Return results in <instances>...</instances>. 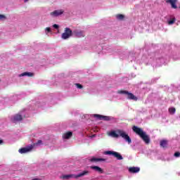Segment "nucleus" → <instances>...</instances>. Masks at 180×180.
Wrapping results in <instances>:
<instances>
[{
	"instance_id": "obj_2",
	"label": "nucleus",
	"mask_w": 180,
	"mask_h": 180,
	"mask_svg": "<svg viewBox=\"0 0 180 180\" xmlns=\"http://www.w3.org/2000/svg\"><path fill=\"white\" fill-rule=\"evenodd\" d=\"M89 174V171L84 170L78 174H68L61 176L62 179H70V178H81V176H85Z\"/></svg>"
},
{
	"instance_id": "obj_16",
	"label": "nucleus",
	"mask_w": 180,
	"mask_h": 180,
	"mask_svg": "<svg viewBox=\"0 0 180 180\" xmlns=\"http://www.w3.org/2000/svg\"><path fill=\"white\" fill-rule=\"evenodd\" d=\"M91 169H94V171H96L97 172H99L100 174H103V169L102 168L98 167V166H91Z\"/></svg>"
},
{
	"instance_id": "obj_21",
	"label": "nucleus",
	"mask_w": 180,
	"mask_h": 180,
	"mask_svg": "<svg viewBox=\"0 0 180 180\" xmlns=\"http://www.w3.org/2000/svg\"><path fill=\"white\" fill-rule=\"evenodd\" d=\"M175 112H176V109H175V108H169V113H170V115H174Z\"/></svg>"
},
{
	"instance_id": "obj_18",
	"label": "nucleus",
	"mask_w": 180,
	"mask_h": 180,
	"mask_svg": "<svg viewBox=\"0 0 180 180\" xmlns=\"http://www.w3.org/2000/svg\"><path fill=\"white\" fill-rule=\"evenodd\" d=\"M168 146V141L167 140H162L160 141V146L163 148H167V146Z\"/></svg>"
},
{
	"instance_id": "obj_11",
	"label": "nucleus",
	"mask_w": 180,
	"mask_h": 180,
	"mask_svg": "<svg viewBox=\"0 0 180 180\" xmlns=\"http://www.w3.org/2000/svg\"><path fill=\"white\" fill-rule=\"evenodd\" d=\"M119 131H120V129H117L116 131H112L109 134V136H111V137H115V139H117L120 136V134H119Z\"/></svg>"
},
{
	"instance_id": "obj_32",
	"label": "nucleus",
	"mask_w": 180,
	"mask_h": 180,
	"mask_svg": "<svg viewBox=\"0 0 180 180\" xmlns=\"http://www.w3.org/2000/svg\"><path fill=\"white\" fill-rule=\"evenodd\" d=\"M2 143H4V141L0 139V144H2Z\"/></svg>"
},
{
	"instance_id": "obj_26",
	"label": "nucleus",
	"mask_w": 180,
	"mask_h": 180,
	"mask_svg": "<svg viewBox=\"0 0 180 180\" xmlns=\"http://www.w3.org/2000/svg\"><path fill=\"white\" fill-rule=\"evenodd\" d=\"M76 86L78 89H82V86L80 84H76Z\"/></svg>"
},
{
	"instance_id": "obj_27",
	"label": "nucleus",
	"mask_w": 180,
	"mask_h": 180,
	"mask_svg": "<svg viewBox=\"0 0 180 180\" xmlns=\"http://www.w3.org/2000/svg\"><path fill=\"white\" fill-rule=\"evenodd\" d=\"M174 157H176V158L180 157V153L179 152H176L174 153Z\"/></svg>"
},
{
	"instance_id": "obj_4",
	"label": "nucleus",
	"mask_w": 180,
	"mask_h": 180,
	"mask_svg": "<svg viewBox=\"0 0 180 180\" xmlns=\"http://www.w3.org/2000/svg\"><path fill=\"white\" fill-rule=\"evenodd\" d=\"M117 94H120V95H124V96H126L127 99H130V100L136 99V96H134V94H133L126 90H120L117 91Z\"/></svg>"
},
{
	"instance_id": "obj_17",
	"label": "nucleus",
	"mask_w": 180,
	"mask_h": 180,
	"mask_svg": "<svg viewBox=\"0 0 180 180\" xmlns=\"http://www.w3.org/2000/svg\"><path fill=\"white\" fill-rule=\"evenodd\" d=\"M34 74L30 72H25L23 73H21L18 75V77H33Z\"/></svg>"
},
{
	"instance_id": "obj_6",
	"label": "nucleus",
	"mask_w": 180,
	"mask_h": 180,
	"mask_svg": "<svg viewBox=\"0 0 180 180\" xmlns=\"http://www.w3.org/2000/svg\"><path fill=\"white\" fill-rule=\"evenodd\" d=\"M104 154L105 155H112L113 157H115V158H117V160H123V157L122 156V155H120V153H117V152H115V151H112V150H107L104 153Z\"/></svg>"
},
{
	"instance_id": "obj_28",
	"label": "nucleus",
	"mask_w": 180,
	"mask_h": 180,
	"mask_svg": "<svg viewBox=\"0 0 180 180\" xmlns=\"http://www.w3.org/2000/svg\"><path fill=\"white\" fill-rule=\"evenodd\" d=\"M53 27H54V29H58L59 26H58V25H57V24H54V25H53Z\"/></svg>"
},
{
	"instance_id": "obj_7",
	"label": "nucleus",
	"mask_w": 180,
	"mask_h": 180,
	"mask_svg": "<svg viewBox=\"0 0 180 180\" xmlns=\"http://www.w3.org/2000/svg\"><path fill=\"white\" fill-rule=\"evenodd\" d=\"M23 116H25V115L23 114V112H21L13 116L11 118V122H13V123H16V122H20L22 120Z\"/></svg>"
},
{
	"instance_id": "obj_8",
	"label": "nucleus",
	"mask_w": 180,
	"mask_h": 180,
	"mask_svg": "<svg viewBox=\"0 0 180 180\" xmlns=\"http://www.w3.org/2000/svg\"><path fill=\"white\" fill-rule=\"evenodd\" d=\"M64 14V10L63 9H58L55 10L50 13V15L52 18H58V16H61V15Z\"/></svg>"
},
{
	"instance_id": "obj_9",
	"label": "nucleus",
	"mask_w": 180,
	"mask_h": 180,
	"mask_svg": "<svg viewBox=\"0 0 180 180\" xmlns=\"http://www.w3.org/2000/svg\"><path fill=\"white\" fill-rule=\"evenodd\" d=\"M31 150H33V145L19 149L18 153H20V154H26L30 153Z\"/></svg>"
},
{
	"instance_id": "obj_29",
	"label": "nucleus",
	"mask_w": 180,
	"mask_h": 180,
	"mask_svg": "<svg viewBox=\"0 0 180 180\" xmlns=\"http://www.w3.org/2000/svg\"><path fill=\"white\" fill-rule=\"evenodd\" d=\"M140 172V167H136V172Z\"/></svg>"
},
{
	"instance_id": "obj_15",
	"label": "nucleus",
	"mask_w": 180,
	"mask_h": 180,
	"mask_svg": "<svg viewBox=\"0 0 180 180\" xmlns=\"http://www.w3.org/2000/svg\"><path fill=\"white\" fill-rule=\"evenodd\" d=\"M89 161H91V162H98V161H106V159L91 158L89 159Z\"/></svg>"
},
{
	"instance_id": "obj_5",
	"label": "nucleus",
	"mask_w": 180,
	"mask_h": 180,
	"mask_svg": "<svg viewBox=\"0 0 180 180\" xmlns=\"http://www.w3.org/2000/svg\"><path fill=\"white\" fill-rule=\"evenodd\" d=\"M72 36V30L71 29L66 27L64 32L62 34L61 37L63 40H67Z\"/></svg>"
},
{
	"instance_id": "obj_23",
	"label": "nucleus",
	"mask_w": 180,
	"mask_h": 180,
	"mask_svg": "<svg viewBox=\"0 0 180 180\" xmlns=\"http://www.w3.org/2000/svg\"><path fill=\"white\" fill-rule=\"evenodd\" d=\"M175 20H176L175 18H172L168 21V25H174V23H175Z\"/></svg>"
},
{
	"instance_id": "obj_13",
	"label": "nucleus",
	"mask_w": 180,
	"mask_h": 180,
	"mask_svg": "<svg viewBox=\"0 0 180 180\" xmlns=\"http://www.w3.org/2000/svg\"><path fill=\"white\" fill-rule=\"evenodd\" d=\"M75 34L76 36V37H85V32H84V31H76L75 32Z\"/></svg>"
},
{
	"instance_id": "obj_22",
	"label": "nucleus",
	"mask_w": 180,
	"mask_h": 180,
	"mask_svg": "<svg viewBox=\"0 0 180 180\" xmlns=\"http://www.w3.org/2000/svg\"><path fill=\"white\" fill-rule=\"evenodd\" d=\"M41 144H43V141L41 140H39L37 143H34L33 148L36 147L37 146H41Z\"/></svg>"
},
{
	"instance_id": "obj_19",
	"label": "nucleus",
	"mask_w": 180,
	"mask_h": 180,
	"mask_svg": "<svg viewBox=\"0 0 180 180\" xmlns=\"http://www.w3.org/2000/svg\"><path fill=\"white\" fill-rule=\"evenodd\" d=\"M115 18L117 20H124L125 16L123 14H117Z\"/></svg>"
},
{
	"instance_id": "obj_12",
	"label": "nucleus",
	"mask_w": 180,
	"mask_h": 180,
	"mask_svg": "<svg viewBox=\"0 0 180 180\" xmlns=\"http://www.w3.org/2000/svg\"><path fill=\"white\" fill-rule=\"evenodd\" d=\"M94 116V117H97V119H98L99 120H110V117L108 116L101 115L98 114H95Z\"/></svg>"
},
{
	"instance_id": "obj_31",
	"label": "nucleus",
	"mask_w": 180,
	"mask_h": 180,
	"mask_svg": "<svg viewBox=\"0 0 180 180\" xmlns=\"http://www.w3.org/2000/svg\"><path fill=\"white\" fill-rule=\"evenodd\" d=\"M23 1H24V3H25V4L29 2V0H23Z\"/></svg>"
},
{
	"instance_id": "obj_14",
	"label": "nucleus",
	"mask_w": 180,
	"mask_h": 180,
	"mask_svg": "<svg viewBox=\"0 0 180 180\" xmlns=\"http://www.w3.org/2000/svg\"><path fill=\"white\" fill-rule=\"evenodd\" d=\"M72 136V131H68V132L65 133L63 135V139L68 140V139H71Z\"/></svg>"
},
{
	"instance_id": "obj_10",
	"label": "nucleus",
	"mask_w": 180,
	"mask_h": 180,
	"mask_svg": "<svg viewBox=\"0 0 180 180\" xmlns=\"http://www.w3.org/2000/svg\"><path fill=\"white\" fill-rule=\"evenodd\" d=\"M176 2H177V0H167L166 1L167 4H170V5L172 6V8L173 9L178 8V6H176Z\"/></svg>"
},
{
	"instance_id": "obj_25",
	"label": "nucleus",
	"mask_w": 180,
	"mask_h": 180,
	"mask_svg": "<svg viewBox=\"0 0 180 180\" xmlns=\"http://www.w3.org/2000/svg\"><path fill=\"white\" fill-rule=\"evenodd\" d=\"M45 32H46V34H47L48 33H50V32H51V29L50 27H46L45 29Z\"/></svg>"
},
{
	"instance_id": "obj_20",
	"label": "nucleus",
	"mask_w": 180,
	"mask_h": 180,
	"mask_svg": "<svg viewBox=\"0 0 180 180\" xmlns=\"http://www.w3.org/2000/svg\"><path fill=\"white\" fill-rule=\"evenodd\" d=\"M8 19V17H6L4 14H0V22H4V20H6Z\"/></svg>"
},
{
	"instance_id": "obj_24",
	"label": "nucleus",
	"mask_w": 180,
	"mask_h": 180,
	"mask_svg": "<svg viewBox=\"0 0 180 180\" xmlns=\"http://www.w3.org/2000/svg\"><path fill=\"white\" fill-rule=\"evenodd\" d=\"M129 172L131 174H136V167H130Z\"/></svg>"
},
{
	"instance_id": "obj_1",
	"label": "nucleus",
	"mask_w": 180,
	"mask_h": 180,
	"mask_svg": "<svg viewBox=\"0 0 180 180\" xmlns=\"http://www.w3.org/2000/svg\"><path fill=\"white\" fill-rule=\"evenodd\" d=\"M136 134L139 135V137L145 142V144L148 145L151 139H150V136L146 133L141 128L136 127Z\"/></svg>"
},
{
	"instance_id": "obj_3",
	"label": "nucleus",
	"mask_w": 180,
	"mask_h": 180,
	"mask_svg": "<svg viewBox=\"0 0 180 180\" xmlns=\"http://www.w3.org/2000/svg\"><path fill=\"white\" fill-rule=\"evenodd\" d=\"M118 133L120 134V137H122L128 144H131V139H130V136H129V134L124 130L120 129V131H118Z\"/></svg>"
},
{
	"instance_id": "obj_30",
	"label": "nucleus",
	"mask_w": 180,
	"mask_h": 180,
	"mask_svg": "<svg viewBox=\"0 0 180 180\" xmlns=\"http://www.w3.org/2000/svg\"><path fill=\"white\" fill-rule=\"evenodd\" d=\"M133 131L136 132V125L132 127Z\"/></svg>"
}]
</instances>
